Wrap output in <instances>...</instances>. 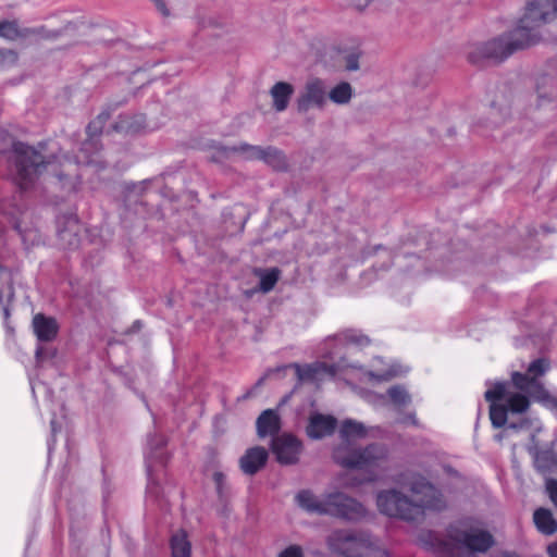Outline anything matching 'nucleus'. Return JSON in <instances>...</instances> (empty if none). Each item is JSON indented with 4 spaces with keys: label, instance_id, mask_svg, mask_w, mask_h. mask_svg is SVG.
Here are the masks:
<instances>
[{
    "label": "nucleus",
    "instance_id": "bb28decb",
    "mask_svg": "<svg viewBox=\"0 0 557 557\" xmlns=\"http://www.w3.org/2000/svg\"><path fill=\"white\" fill-rule=\"evenodd\" d=\"M534 467L542 474L557 469V455L550 449L539 450L534 455Z\"/></svg>",
    "mask_w": 557,
    "mask_h": 557
},
{
    "label": "nucleus",
    "instance_id": "4be33fe9",
    "mask_svg": "<svg viewBox=\"0 0 557 557\" xmlns=\"http://www.w3.org/2000/svg\"><path fill=\"white\" fill-rule=\"evenodd\" d=\"M294 94V87L286 82H277L270 89V95L273 100V108L277 112H283L287 109L289 100Z\"/></svg>",
    "mask_w": 557,
    "mask_h": 557
},
{
    "label": "nucleus",
    "instance_id": "6e6552de",
    "mask_svg": "<svg viewBox=\"0 0 557 557\" xmlns=\"http://www.w3.org/2000/svg\"><path fill=\"white\" fill-rule=\"evenodd\" d=\"M57 237L63 249L76 250L82 244L83 233L86 231L78 215L74 211L59 213L55 218Z\"/></svg>",
    "mask_w": 557,
    "mask_h": 557
},
{
    "label": "nucleus",
    "instance_id": "79ce46f5",
    "mask_svg": "<svg viewBox=\"0 0 557 557\" xmlns=\"http://www.w3.org/2000/svg\"><path fill=\"white\" fill-rule=\"evenodd\" d=\"M490 115L492 117L491 123L494 126H497L498 124L505 122V113L503 112V109L497 108L495 103L492 104Z\"/></svg>",
    "mask_w": 557,
    "mask_h": 557
},
{
    "label": "nucleus",
    "instance_id": "a211bd4d",
    "mask_svg": "<svg viewBox=\"0 0 557 557\" xmlns=\"http://www.w3.org/2000/svg\"><path fill=\"white\" fill-rule=\"evenodd\" d=\"M166 441L163 435H158L154 438L149 440L150 455L146 459V468L148 475L147 493L152 492V459L160 466H164L168 461V454L165 451Z\"/></svg>",
    "mask_w": 557,
    "mask_h": 557
},
{
    "label": "nucleus",
    "instance_id": "3c124183",
    "mask_svg": "<svg viewBox=\"0 0 557 557\" xmlns=\"http://www.w3.org/2000/svg\"><path fill=\"white\" fill-rule=\"evenodd\" d=\"M50 425H51V440L49 441L48 445H49V451H51L52 449V446L54 445L55 443V433L61 430V425L58 424V422L52 419L51 422H50Z\"/></svg>",
    "mask_w": 557,
    "mask_h": 557
},
{
    "label": "nucleus",
    "instance_id": "e2e57ef3",
    "mask_svg": "<svg viewBox=\"0 0 557 557\" xmlns=\"http://www.w3.org/2000/svg\"><path fill=\"white\" fill-rule=\"evenodd\" d=\"M132 327L133 329H139V320L134 321Z\"/></svg>",
    "mask_w": 557,
    "mask_h": 557
},
{
    "label": "nucleus",
    "instance_id": "20e7f679",
    "mask_svg": "<svg viewBox=\"0 0 557 557\" xmlns=\"http://www.w3.org/2000/svg\"><path fill=\"white\" fill-rule=\"evenodd\" d=\"M446 532L447 536L443 539L434 531H423L419 542L438 557H460V546L473 553H485L494 544L492 534L474 528L470 518L450 523Z\"/></svg>",
    "mask_w": 557,
    "mask_h": 557
},
{
    "label": "nucleus",
    "instance_id": "c03bdc74",
    "mask_svg": "<svg viewBox=\"0 0 557 557\" xmlns=\"http://www.w3.org/2000/svg\"><path fill=\"white\" fill-rule=\"evenodd\" d=\"M278 557H302V549L299 546L292 545L284 549Z\"/></svg>",
    "mask_w": 557,
    "mask_h": 557
},
{
    "label": "nucleus",
    "instance_id": "c756f323",
    "mask_svg": "<svg viewBox=\"0 0 557 557\" xmlns=\"http://www.w3.org/2000/svg\"><path fill=\"white\" fill-rule=\"evenodd\" d=\"M505 406L511 413H523L530 406L529 398L520 393H507L505 391Z\"/></svg>",
    "mask_w": 557,
    "mask_h": 557
},
{
    "label": "nucleus",
    "instance_id": "603ef678",
    "mask_svg": "<svg viewBox=\"0 0 557 557\" xmlns=\"http://www.w3.org/2000/svg\"><path fill=\"white\" fill-rule=\"evenodd\" d=\"M113 109L111 107L104 108L95 119H100L102 125L111 119Z\"/></svg>",
    "mask_w": 557,
    "mask_h": 557
},
{
    "label": "nucleus",
    "instance_id": "de8ad7c7",
    "mask_svg": "<svg viewBox=\"0 0 557 557\" xmlns=\"http://www.w3.org/2000/svg\"><path fill=\"white\" fill-rule=\"evenodd\" d=\"M151 3L156 7V9L158 10V12L162 15V16H169L170 15V11L166 7V3L164 2V0H150Z\"/></svg>",
    "mask_w": 557,
    "mask_h": 557
},
{
    "label": "nucleus",
    "instance_id": "b1692460",
    "mask_svg": "<svg viewBox=\"0 0 557 557\" xmlns=\"http://www.w3.org/2000/svg\"><path fill=\"white\" fill-rule=\"evenodd\" d=\"M386 397L397 412H400L404 407L410 405L412 401L411 395L403 385L391 386L386 395H381V399H385Z\"/></svg>",
    "mask_w": 557,
    "mask_h": 557
},
{
    "label": "nucleus",
    "instance_id": "4c0bfd02",
    "mask_svg": "<svg viewBox=\"0 0 557 557\" xmlns=\"http://www.w3.org/2000/svg\"><path fill=\"white\" fill-rule=\"evenodd\" d=\"M101 148H102V144H101L100 138H98V137L96 138L94 136H87L86 139L82 143L81 150L86 153L92 154V153L100 151Z\"/></svg>",
    "mask_w": 557,
    "mask_h": 557
},
{
    "label": "nucleus",
    "instance_id": "ea45409f",
    "mask_svg": "<svg viewBox=\"0 0 557 557\" xmlns=\"http://www.w3.org/2000/svg\"><path fill=\"white\" fill-rule=\"evenodd\" d=\"M104 125L101 124L100 119L91 120L86 126V136H94L100 138L103 133Z\"/></svg>",
    "mask_w": 557,
    "mask_h": 557
},
{
    "label": "nucleus",
    "instance_id": "4468645a",
    "mask_svg": "<svg viewBox=\"0 0 557 557\" xmlns=\"http://www.w3.org/2000/svg\"><path fill=\"white\" fill-rule=\"evenodd\" d=\"M337 420L333 416L314 413L310 417L306 429L308 437L321 440L332 435L336 429Z\"/></svg>",
    "mask_w": 557,
    "mask_h": 557
},
{
    "label": "nucleus",
    "instance_id": "6ab92c4d",
    "mask_svg": "<svg viewBox=\"0 0 557 557\" xmlns=\"http://www.w3.org/2000/svg\"><path fill=\"white\" fill-rule=\"evenodd\" d=\"M257 434L259 437L264 438L278 435L281 430V418L276 410L267 409L261 412L256 421Z\"/></svg>",
    "mask_w": 557,
    "mask_h": 557
},
{
    "label": "nucleus",
    "instance_id": "39448f33",
    "mask_svg": "<svg viewBox=\"0 0 557 557\" xmlns=\"http://www.w3.org/2000/svg\"><path fill=\"white\" fill-rule=\"evenodd\" d=\"M387 458L388 448L379 443L359 448L343 444L333 450V459L338 466L363 471L369 482L377 480L386 470Z\"/></svg>",
    "mask_w": 557,
    "mask_h": 557
},
{
    "label": "nucleus",
    "instance_id": "052dcab7",
    "mask_svg": "<svg viewBox=\"0 0 557 557\" xmlns=\"http://www.w3.org/2000/svg\"><path fill=\"white\" fill-rule=\"evenodd\" d=\"M537 102L540 101L537 100ZM540 107V103H537V107L535 109H530V112H527V115H530V113L534 114Z\"/></svg>",
    "mask_w": 557,
    "mask_h": 557
},
{
    "label": "nucleus",
    "instance_id": "864d4df0",
    "mask_svg": "<svg viewBox=\"0 0 557 557\" xmlns=\"http://www.w3.org/2000/svg\"><path fill=\"white\" fill-rule=\"evenodd\" d=\"M263 381H264V377L259 379L257 381V383L255 384V386L251 389H249L245 395H243V399H247L250 396H252L255 394L256 389L262 385Z\"/></svg>",
    "mask_w": 557,
    "mask_h": 557
},
{
    "label": "nucleus",
    "instance_id": "49530a36",
    "mask_svg": "<svg viewBox=\"0 0 557 557\" xmlns=\"http://www.w3.org/2000/svg\"><path fill=\"white\" fill-rule=\"evenodd\" d=\"M398 423L400 424H407V423H410L414 426H419V421L417 420L416 418V413L414 412H409L403 417H400L398 420H397Z\"/></svg>",
    "mask_w": 557,
    "mask_h": 557
},
{
    "label": "nucleus",
    "instance_id": "0eeeda50",
    "mask_svg": "<svg viewBox=\"0 0 557 557\" xmlns=\"http://www.w3.org/2000/svg\"><path fill=\"white\" fill-rule=\"evenodd\" d=\"M325 505V515L347 522H360L370 516L362 503L342 492L326 494Z\"/></svg>",
    "mask_w": 557,
    "mask_h": 557
},
{
    "label": "nucleus",
    "instance_id": "473e14b6",
    "mask_svg": "<svg viewBox=\"0 0 557 557\" xmlns=\"http://www.w3.org/2000/svg\"><path fill=\"white\" fill-rule=\"evenodd\" d=\"M406 372L407 370H404L400 364L393 363L385 371H366L364 373L369 376L370 380L383 382L400 376Z\"/></svg>",
    "mask_w": 557,
    "mask_h": 557
},
{
    "label": "nucleus",
    "instance_id": "5701e85b",
    "mask_svg": "<svg viewBox=\"0 0 557 557\" xmlns=\"http://www.w3.org/2000/svg\"><path fill=\"white\" fill-rule=\"evenodd\" d=\"M533 521L542 534L552 535L557 531V521L547 508H537L533 513Z\"/></svg>",
    "mask_w": 557,
    "mask_h": 557
},
{
    "label": "nucleus",
    "instance_id": "0e129e2a",
    "mask_svg": "<svg viewBox=\"0 0 557 557\" xmlns=\"http://www.w3.org/2000/svg\"><path fill=\"white\" fill-rule=\"evenodd\" d=\"M109 498V493H103V503H107Z\"/></svg>",
    "mask_w": 557,
    "mask_h": 557
},
{
    "label": "nucleus",
    "instance_id": "dca6fc26",
    "mask_svg": "<svg viewBox=\"0 0 557 557\" xmlns=\"http://www.w3.org/2000/svg\"><path fill=\"white\" fill-rule=\"evenodd\" d=\"M15 298L12 274L4 268H0V307L2 308L3 319L7 329L13 331L8 321L11 315L10 305Z\"/></svg>",
    "mask_w": 557,
    "mask_h": 557
},
{
    "label": "nucleus",
    "instance_id": "c85d7f7f",
    "mask_svg": "<svg viewBox=\"0 0 557 557\" xmlns=\"http://www.w3.org/2000/svg\"><path fill=\"white\" fill-rule=\"evenodd\" d=\"M339 434L343 440L363 438L368 434V429L362 422L346 419L342 422Z\"/></svg>",
    "mask_w": 557,
    "mask_h": 557
},
{
    "label": "nucleus",
    "instance_id": "680f3d73",
    "mask_svg": "<svg viewBox=\"0 0 557 557\" xmlns=\"http://www.w3.org/2000/svg\"><path fill=\"white\" fill-rule=\"evenodd\" d=\"M58 177H59L60 181H63V180L67 178V175H65L63 173H59Z\"/></svg>",
    "mask_w": 557,
    "mask_h": 557
},
{
    "label": "nucleus",
    "instance_id": "7c9ffc66",
    "mask_svg": "<svg viewBox=\"0 0 557 557\" xmlns=\"http://www.w3.org/2000/svg\"><path fill=\"white\" fill-rule=\"evenodd\" d=\"M352 97L351 85L347 82H341L327 91V99L335 104H347Z\"/></svg>",
    "mask_w": 557,
    "mask_h": 557
},
{
    "label": "nucleus",
    "instance_id": "ddd939ff",
    "mask_svg": "<svg viewBox=\"0 0 557 557\" xmlns=\"http://www.w3.org/2000/svg\"><path fill=\"white\" fill-rule=\"evenodd\" d=\"M234 150L244 153L248 159L262 160L273 168L280 169L284 164L283 153L273 147L262 148L260 146L242 144L235 147Z\"/></svg>",
    "mask_w": 557,
    "mask_h": 557
},
{
    "label": "nucleus",
    "instance_id": "09e8293b",
    "mask_svg": "<svg viewBox=\"0 0 557 557\" xmlns=\"http://www.w3.org/2000/svg\"><path fill=\"white\" fill-rule=\"evenodd\" d=\"M10 58L12 61L17 60V53L11 49H0V65Z\"/></svg>",
    "mask_w": 557,
    "mask_h": 557
},
{
    "label": "nucleus",
    "instance_id": "aec40b11",
    "mask_svg": "<svg viewBox=\"0 0 557 557\" xmlns=\"http://www.w3.org/2000/svg\"><path fill=\"white\" fill-rule=\"evenodd\" d=\"M139 205V193L136 191V184L132 183L125 186L123 193V210L121 219L123 224L127 227L128 222H133L137 216Z\"/></svg>",
    "mask_w": 557,
    "mask_h": 557
},
{
    "label": "nucleus",
    "instance_id": "1a4fd4ad",
    "mask_svg": "<svg viewBox=\"0 0 557 557\" xmlns=\"http://www.w3.org/2000/svg\"><path fill=\"white\" fill-rule=\"evenodd\" d=\"M327 102V86L324 79L309 78L296 99L299 113H307L310 109L322 110Z\"/></svg>",
    "mask_w": 557,
    "mask_h": 557
},
{
    "label": "nucleus",
    "instance_id": "5fc2aeb1",
    "mask_svg": "<svg viewBox=\"0 0 557 557\" xmlns=\"http://www.w3.org/2000/svg\"><path fill=\"white\" fill-rule=\"evenodd\" d=\"M11 225H12V228H13L14 231H16L18 234H21V235H22L23 231H22L21 222H20V220H18V219H16V218H12V220H11Z\"/></svg>",
    "mask_w": 557,
    "mask_h": 557
},
{
    "label": "nucleus",
    "instance_id": "9d476101",
    "mask_svg": "<svg viewBox=\"0 0 557 557\" xmlns=\"http://www.w3.org/2000/svg\"><path fill=\"white\" fill-rule=\"evenodd\" d=\"M271 450L281 465H295L302 451V443L295 435L283 433L272 438Z\"/></svg>",
    "mask_w": 557,
    "mask_h": 557
},
{
    "label": "nucleus",
    "instance_id": "a19ab883",
    "mask_svg": "<svg viewBox=\"0 0 557 557\" xmlns=\"http://www.w3.org/2000/svg\"><path fill=\"white\" fill-rule=\"evenodd\" d=\"M545 490L552 503L557 507V480L547 479L545 482Z\"/></svg>",
    "mask_w": 557,
    "mask_h": 557
},
{
    "label": "nucleus",
    "instance_id": "4d7b16f0",
    "mask_svg": "<svg viewBox=\"0 0 557 557\" xmlns=\"http://www.w3.org/2000/svg\"><path fill=\"white\" fill-rule=\"evenodd\" d=\"M525 424H527V421H523L521 423L511 422V423L508 424V428L509 429H513V430H519V429L524 428Z\"/></svg>",
    "mask_w": 557,
    "mask_h": 557
},
{
    "label": "nucleus",
    "instance_id": "7ed1b4c3",
    "mask_svg": "<svg viewBox=\"0 0 557 557\" xmlns=\"http://www.w3.org/2000/svg\"><path fill=\"white\" fill-rule=\"evenodd\" d=\"M368 336L356 330H346L333 337H329L321 349V357L330 360L331 363L325 361H315L308 364L293 363L296 375L299 382H310L319 384L326 379H333L341 372L347 369L363 370L362 366L358 363H349L345 358L347 346H367L369 344Z\"/></svg>",
    "mask_w": 557,
    "mask_h": 557
},
{
    "label": "nucleus",
    "instance_id": "f03ea898",
    "mask_svg": "<svg viewBox=\"0 0 557 557\" xmlns=\"http://www.w3.org/2000/svg\"><path fill=\"white\" fill-rule=\"evenodd\" d=\"M397 483L416 495L417 500H411L394 488L382 491L376 496V504L379 510L386 516L417 521L423 517L425 509L441 511L446 507L443 494L420 474H401Z\"/></svg>",
    "mask_w": 557,
    "mask_h": 557
},
{
    "label": "nucleus",
    "instance_id": "69168bd1",
    "mask_svg": "<svg viewBox=\"0 0 557 557\" xmlns=\"http://www.w3.org/2000/svg\"><path fill=\"white\" fill-rule=\"evenodd\" d=\"M45 146H46V144H45V143H39V147H40V148H44Z\"/></svg>",
    "mask_w": 557,
    "mask_h": 557
},
{
    "label": "nucleus",
    "instance_id": "a18cd8bd",
    "mask_svg": "<svg viewBox=\"0 0 557 557\" xmlns=\"http://www.w3.org/2000/svg\"><path fill=\"white\" fill-rule=\"evenodd\" d=\"M519 124H521L520 133L525 131L527 133H530L534 127L533 120L529 119V116H519Z\"/></svg>",
    "mask_w": 557,
    "mask_h": 557
},
{
    "label": "nucleus",
    "instance_id": "bf43d9fd",
    "mask_svg": "<svg viewBox=\"0 0 557 557\" xmlns=\"http://www.w3.org/2000/svg\"><path fill=\"white\" fill-rule=\"evenodd\" d=\"M502 557H520L517 554L513 553H504Z\"/></svg>",
    "mask_w": 557,
    "mask_h": 557
},
{
    "label": "nucleus",
    "instance_id": "f257e3e1",
    "mask_svg": "<svg viewBox=\"0 0 557 557\" xmlns=\"http://www.w3.org/2000/svg\"><path fill=\"white\" fill-rule=\"evenodd\" d=\"M535 1H527L525 12L517 26L485 41L471 42L466 48V58L475 66L496 65L506 61L515 52L529 48L540 39L539 20L554 7L546 3V11H539Z\"/></svg>",
    "mask_w": 557,
    "mask_h": 557
},
{
    "label": "nucleus",
    "instance_id": "2eb2a0df",
    "mask_svg": "<svg viewBox=\"0 0 557 557\" xmlns=\"http://www.w3.org/2000/svg\"><path fill=\"white\" fill-rule=\"evenodd\" d=\"M269 454L264 447L248 448L239 459V468L247 475L256 474L268 461Z\"/></svg>",
    "mask_w": 557,
    "mask_h": 557
},
{
    "label": "nucleus",
    "instance_id": "13d9d810",
    "mask_svg": "<svg viewBox=\"0 0 557 557\" xmlns=\"http://www.w3.org/2000/svg\"><path fill=\"white\" fill-rule=\"evenodd\" d=\"M127 255H128V257L131 259V262L135 263V261H136L135 260V255H134V252L129 248H127Z\"/></svg>",
    "mask_w": 557,
    "mask_h": 557
},
{
    "label": "nucleus",
    "instance_id": "412c9836",
    "mask_svg": "<svg viewBox=\"0 0 557 557\" xmlns=\"http://www.w3.org/2000/svg\"><path fill=\"white\" fill-rule=\"evenodd\" d=\"M295 500L297 505L307 512L325 515L326 495H324L322 499H319L310 490H301L296 494Z\"/></svg>",
    "mask_w": 557,
    "mask_h": 557
},
{
    "label": "nucleus",
    "instance_id": "cd10ccee",
    "mask_svg": "<svg viewBox=\"0 0 557 557\" xmlns=\"http://www.w3.org/2000/svg\"><path fill=\"white\" fill-rule=\"evenodd\" d=\"M0 37L13 41L29 37V30L28 27L21 28L17 20H2L0 21Z\"/></svg>",
    "mask_w": 557,
    "mask_h": 557
},
{
    "label": "nucleus",
    "instance_id": "58836bf2",
    "mask_svg": "<svg viewBox=\"0 0 557 557\" xmlns=\"http://www.w3.org/2000/svg\"><path fill=\"white\" fill-rule=\"evenodd\" d=\"M133 128V123L127 115L121 114L119 120L111 125L112 132L128 134Z\"/></svg>",
    "mask_w": 557,
    "mask_h": 557
},
{
    "label": "nucleus",
    "instance_id": "37998d69",
    "mask_svg": "<svg viewBox=\"0 0 557 557\" xmlns=\"http://www.w3.org/2000/svg\"><path fill=\"white\" fill-rule=\"evenodd\" d=\"M345 67L347 71H357L359 69V54L349 53L345 57Z\"/></svg>",
    "mask_w": 557,
    "mask_h": 557
},
{
    "label": "nucleus",
    "instance_id": "c9c22d12",
    "mask_svg": "<svg viewBox=\"0 0 557 557\" xmlns=\"http://www.w3.org/2000/svg\"><path fill=\"white\" fill-rule=\"evenodd\" d=\"M213 481L215 484V491H216L218 497L220 498V500H224L226 498L227 492H228L225 474L221 471H215L213 473Z\"/></svg>",
    "mask_w": 557,
    "mask_h": 557
},
{
    "label": "nucleus",
    "instance_id": "2f4dec72",
    "mask_svg": "<svg viewBox=\"0 0 557 557\" xmlns=\"http://www.w3.org/2000/svg\"><path fill=\"white\" fill-rule=\"evenodd\" d=\"M257 274L260 277L259 289L263 293H269L277 283L281 271L277 268H271L267 270H259Z\"/></svg>",
    "mask_w": 557,
    "mask_h": 557
},
{
    "label": "nucleus",
    "instance_id": "9b49d317",
    "mask_svg": "<svg viewBox=\"0 0 557 557\" xmlns=\"http://www.w3.org/2000/svg\"><path fill=\"white\" fill-rule=\"evenodd\" d=\"M505 387H507V383L497 382L493 388L487 389L484 394L485 399L491 403L490 419L495 429L503 428L507 423L509 411L505 404H497L505 397Z\"/></svg>",
    "mask_w": 557,
    "mask_h": 557
},
{
    "label": "nucleus",
    "instance_id": "f704fd0d",
    "mask_svg": "<svg viewBox=\"0 0 557 557\" xmlns=\"http://www.w3.org/2000/svg\"><path fill=\"white\" fill-rule=\"evenodd\" d=\"M511 380L512 384L520 391H530L532 387L537 386L536 379L531 377L529 374L513 372Z\"/></svg>",
    "mask_w": 557,
    "mask_h": 557
},
{
    "label": "nucleus",
    "instance_id": "8fccbe9b",
    "mask_svg": "<svg viewBox=\"0 0 557 557\" xmlns=\"http://www.w3.org/2000/svg\"><path fill=\"white\" fill-rule=\"evenodd\" d=\"M372 0H347V5L355 8L356 10H364Z\"/></svg>",
    "mask_w": 557,
    "mask_h": 557
},
{
    "label": "nucleus",
    "instance_id": "f8f14e48",
    "mask_svg": "<svg viewBox=\"0 0 557 557\" xmlns=\"http://www.w3.org/2000/svg\"><path fill=\"white\" fill-rule=\"evenodd\" d=\"M32 329L38 343H51L59 335L60 324L54 317L38 312L32 319Z\"/></svg>",
    "mask_w": 557,
    "mask_h": 557
},
{
    "label": "nucleus",
    "instance_id": "72a5a7b5",
    "mask_svg": "<svg viewBox=\"0 0 557 557\" xmlns=\"http://www.w3.org/2000/svg\"><path fill=\"white\" fill-rule=\"evenodd\" d=\"M45 343H38L35 350L36 367H41L45 362L53 360L58 356V349L52 346H46Z\"/></svg>",
    "mask_w": 557,
    "mask_h": 557
},
{
    "label": "nucleus",
    "instance_id": "f3484780",
    "mask_svg": "<svg viewBox=\"0 0 557 557\" xmlns=\"http://www.w3.org/2000/svg\"><path fill=\"white\" fill-rule=\"evenodd\" d=\"M549 67L550 65H548L547 70L539 74L535 78V91L540 106H543L546 102H552L555 96L557 73L550 72Z\"/></svg>",
    "mask_w": 557,
    "mask_h": 557
},
{
    "label": "nucleus",
    "instance_id": "423d86ee",
    "mask_svg": "<svg viewBox=\"0 0 557 557\" xmlns=\"http://www.w3.org/2000/svg\"><path fill=\"white\" fill-rule=\"evenodd\" d=\"M16 188L24 193L30 189L47 166L54 162L55 154L44 156L39 150L23 141L12 145Z\"/></svg>",
    "mask_w": 557,
    "mask_h": 557
},
{
    "label": "nucleus",
    "instance_id": "393cba45",
    "mask_svg": "<svg viewBox=\"0 0 557 557\" xmlns=\"http://www.w3.org/2000/svg\"><path fill=\"white\" fill-rule=\"evenodd\" d=\"M78 29L77 24L70 21L59 29H48L46 26L28 27L29 36H37L42 39L53 40L64 36L69 32L75 33Z\"/></svg>",
    "mask_w": 557,
    "mask_h": 557
},
{
    "label": "nucleus",
    "instance_id": "a878e982",
    "mask_svg": "<svg viewBox=\"0 0 557 557\" xmlns=\"http://www.w3.org/2000/svg\"><path fill=\"white\" fill-rule=\"evenodd\" d=\"M170 548L172 557H190L191 544L187 533L183 530L174 533L170 540Z\"/></svg>",
    "mask_w": 557,
    "mask_h": 557
},
{
    "label": "nucleus",
    "instance_id": "e433bc0d",
    "mask_svg": "<svg viewBox=\"0 0 557 557\" xmlns=\"http://www.w3.org/2000/svg\"><path fill=\"white\" fill-rule=\"evenodd\" d=\"M549 363L545 359L539 358L533 360L528 367V374L532 377L544 375L548 370Z\"/></svg>",
    "mask_w": 557,
    "mask_h": 557
},
{
    "label": "nucleus",
    "instance_id": "6e6d98bb",
    "mask_svg": "<svg viewBox=\"0 0 557 557\" xmlns=\"http://www.w3.org/2000/svg\"><path fill=\"white\" fill-rule=\"evenodd\" d=\"M547 553L549 557H557V542L548 545Z\"/></svg>",
    "mask_w": 557,
    "mask_h": 557
}]
</instances>
